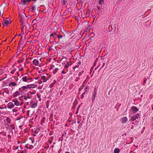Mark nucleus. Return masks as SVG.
Returning <instances> with one entry per match:
<instances>
[{
  "label": "nucleus",
  "mask_w": 153,
  "mask_h": 153,
  "mask_svg": "<svg viewBox=\"0 0 153 153\" xmlns=\"http://www.w3.org/2000/svg\"><path fill=\"white\" fill-rule=\"evenodd\" d=\"M32 78H30L26 76H23L22 77V79L24 82H26L29 83L32 80Z\"/></svg>",
  "instance_id": "obj_1"
},
{
  "label": "nucleus",
  "mask_w": 153,
  "mask_h": 153,
  "mask_svg": "<svg viewBox=\"0 0 153 153\" xmlns=\"http://www.w3.org/2000/svg\"><path fill=\"white\" fill-rule=\"evenodd\" d=\"M139 116V114L138 113L136 114L131 117V120L132 121H133L135 120H137L138 119V117Z\"/></svg>",
  "instance_id": "obj_2"
},
{
  "label": "nucleus",
  "mask_w": 153,
  "mask_h": 153,
  "mask_svg": "<svg viewBox=\"0 0 153 153\" xmlns=\"http://www.w3.org/2000/svg\"><path fill=\"white\" fill-rule=\"evenodd\" d=\"M11 23L10 20L9 19H6L3 21V24L4 25L7 26Z\"/></svg>",
  "instance_id": "obj_3"
},
{
  "label": "nucleus",
  "mask_w": 153,
  "mask_h": 153,
  "mask_svg": "<svg viewBox=\"0 0 153 153\" xmlns=\"http://www.w3.org/2000/svg\"><path fill=\"white\" fill-rule=\"evenodd\" d=\"M30 107L33 108H35L37 106V103L32 101L30 102Z\"/></svg>",
  "instance_id": "obj_4"
},
{
  "label": "nucleus",
  "mask_w": 153,
  "mask_h": 153,
  "mask_svg": "<svg viewBox=\"0 0 153 153\" xmlns=\"http://www.w3.org/2000/svg\"><path fill=\"white\" fill-rule=\"evenodd\" d=\"M27 90L28 89L34 88L36 87V85L35 84H32L27 85L26 86Z\"/></svg>",
  "instance_id": "obj_5"
},
{
  "label": "nucleus",
  "mask_w": 153,
  "mask_h": 153,
  "mask_svg": "<svg viewBox=\"0 0 153 153\" xmlns=\"http://www.w3.org/2000/svg\"><path fill=\"white\" fill-rule=\"evenodd\" d=\"M19 91L20 92H23L24 91H26L27 90L26 86H23L19 89Z\"/></svg>",
  "instance_id": "obj_6"
},
{
  "label": "nucleus",
  "mask_w": 153,
  "mask_h": 153,
  "mask_svg": "<svg viewBox=\"0 0 153 153\" xmlns=\"http://www.w3.org/2000/svg\"><path fill=\"white\" fill-rule=\"evenodd\" d=\"M97 92V90L96 88H94V91L92 95V100L93 101L94 100L95 98L96 94Z\"/></svg>",
  "instance_id": "obj_7"
},
{
  "label": "nucleus",
  "mask_w": 153,
  "mask_h": 153,
  "mask_svg": "<svg viewBox=\"0 0 153 153\" xmlns=\"http://www.w3.org/2000/svg\"><path fill=\"white\" fill-rule=\"evenodd\" d=\"M32 0H22L21 3L25 5L28 4ZM32 1H36V0H32Z\"/></svg>",
  "instance_id": "obj_8"
},
{
  "label": "nucleus",
  "mask_w": 153,
  "mask_h": 153,
  "mask_svg": "<svg viewBox=\"0 0 153 153\" xmlns=\"http://www.w3.org/2000/svg\"><path fill=\"white\" fill-rule=\"evenodd\" d=\"M131 110L133 113H135L139 111V109L136 106H133L131 108Z\"/></svg>",
  "instance_id": "obj_9"
},
{
  "label": "nucleus",
  "mask_w": 153,
  "mask_h": 153,
  "mask_svg": "<svg viewBox=\"0 0 153 153\" xmlns=\"http://www.w3.org/2000/svg\"><path fill=\"white\" fill-rule=\"evenodd\" d=\"M128 120L126 117H124L121 118L120 121L123 123H126L128 121Z\"/></svg>",
  "instance_id": "obj_10"
},
{
  "label": "nucleus",
  "mask_w": 153,
  "mask_h": 153,
  "mask_svg": "<svg viewBox=\"0 0 153 153\" xmlns=\"http://www.w3.org/2000/svg\"><path fill=\"white\" fill-rule=\"evenodd\" d=\"M14 106V104L11 102L8 103L7 105V108L9 109H11Z\"/></svg>",
  "instance_id": "obj_11"
},
{
  "label": "nucleus",
  "mask_w": 153,
  "mask_h": 153,
  "mask_svg": "<svg viewBox=\"0 0 153 153\" xmlns=\"http://www.w3.org/2000/svg\"><path fill=\"white\" fill-rule=\"evenodd\" d=\"M17 85V83L13 82H10L8 84V86L10 87H12L13 86H16Z\"/></svg>",
  "instance_id": "obj_12"
},
{
  "label": "nucleus",
  "mask_w": 153,
  "mask_h": 153,
  "mask_svg": "<svg viewBox=\"0 0 153 153\" xmlns=\"http://www.w3.org/2000/svg\"><path fill=\"white\" fill-rule=\"evenodd\" d=\"M57 35L55 32H53L51 34V36L53 37L54 39V40H55L56 39L57 37Z\"/></svg>",
  "instance_id": "obj_13"
},
{
  "label": "nucleus",
  "mask_w": 153,
  "mask_h": 153,
  "mask_svg": "<svg viewBox=\"0 0 153 153\" xmlns=\"http://www.w3.org/2000/svg\"><path fill=\"white\" fill-rule=\"evenodd\" d=\"M20 95V93L19 91H16L13 94V97H16Z\"/></svg>",
  "instance_id": "obj_14"
},
{
  "label": "nucleus",
  "mask_w": 153,
  "mask_h": 153,
  "mask_svg": "<svg viewBox=\"0 0 153 153\" xmlns=\"http://www.w3.org/2000/svg\"><path fill=\"white\" fill-rule=\"evenodd\" d=\"M33 64L36 66L38 65L39 62V61L36 59H34L33 61Z\"/></svg>",
  "instance_id": "obj_15"
},
{
  "label": "nucleus",
  "mask_w": 153,
  "mask_h": 153,
  "mask_svg": "<svg viewBox=\"0 0 153 153\" xmlns=\"http://www.w3.org/2000/svg\"><path fill=\"white\" fill-rule=\"evenodd\" d=\"M41 78L43 82H45L49 79H46L45 76H42Z\"/></svg>",
  "instance_id": "obj_16"
},
{
  "label": "nucleus",
  "mask_w": 153,
  "mask_h": 153,
  "mask_svg": "<svg viewBox=\"0 0 153 153\" xmlns=\"http://www.w3.org/2000/svg\"><path fill=\"white\" fill-rule=\"evenodd\" d=\"M12 101L14 102L16 106H19L21 105L20 102L18 101L17 100H12Z\"/></svg>",
  "instance_id": "obj_17"
},
{
  "label": "nucleus",
  "mask_w": 153,
  "mask_h": 153,
  "mask_svg": "<svg viewBox=\"0 0 153 153\" xmlns=\"http://www.w3.org/2000/svg\"><path fill=\"white\" fill-rule=\"evenodd\" d=\"M120 150L119 148H116L114 150V153H119Z\"/></svg>",
  "instance_id": "obj_18"
},
{
  "label": "nucleus",
  "mask_w": 153,
  "mask_h": 153,
  "mask_svg": "<svg viewBox=\"0 0 153 153\" xmlns=\"http://www.w3.org/2000/svg\"><path fill=\"white\" fill-rule=\"evenodd\" d=\"M36 10V7L35 6H33L30 9V10L32 12H34Z\"/></svg>",
  "instance_id": "obj_19"
},
{
  "label": "nucleus",
  "mask_w": 153,
  "mask_h": 153,
  "mask_svg": "<svg viewBox=\"0 0 153 153\" xmlns=\"http://www.w3.org/2000/svg\"><path fill=\"white\" fill-rule=\"evenodd\" d=\"M89 89V87L88 86H86L84 88V92H88V90Z\"/></svg>",
  "instance_id": "obj_20"
},
{
  "label": "nucleus",
  "mask_w": 153,
  "mask_h": 153,
  "mask_svg": "<svg viewBox=\"0 0 153 153\" xmlns=\"http://www.w3.org/2000/svg\"><path fill=\"white\" fill-rule=\"evenodd\" d=\"M32 98V97H29L28 95H27V96H25L24 97V99L25 100H27L28 99H31Z\"/></svg>",
  "instance_id": "obj_21"
},
{
  "label": "nucleus",
  "mask_w": 153,
  "mask_h": 153,
  "mask_svg": "<svg viewBox=\"0 0 153 153\" xmlns=\"http://www.w3.org/2000/svg\"><path fill=\"white\" fill-rule=\"evenodd\" d=\"M16 68H13V69L11 70V71H10V73L12 74H13L14 72L15 71H16Z\"/></svg>",
  "instance_id": "obj_22"
},
{
  "label": "nucleus",
  "mask_w": 153,
  "mask_h": 153,
  "mask_svg": "<svg viewBox=\"0 0 153 153\" xmlns=\"http://www.w3.org/2000/svg\"><path fill=\"white\" fill-rule=\"evenodd\" d=\"M59 69L58 68H56L53 71V73L54 74H55L58 70Z\"/></svg>",
  "instance_id": "obj_23"
},
{
  "label": "nucleus",
  "mask_w": 153,
  "mask_h": 153,
  "mask_svg": "<svg viewBox=\"0 0 153 153\" xmlns=\"http://www.w3.org/2000/svg\"><path fill=\"white\" fill-rule=\"evenodd\" d=\"M27 148L30 149H32L33 148V146L32 145H29V144L27 145Z\"/></svg>",
  "instance_id": "obj_24"
},
{
  "label": "nucleus",
  "mask_w": 153,
  "mask_h": 153,
  "mask_svg": "<svg viewBox=\"0 0 153 153\" xmlns=\"http://www.w3.org/2000/svg\"><path fill=\"white\" fill-rule=\"evenodd\" d=\"M69 65L68 62H67L66 64L64 66V68H68Z\"/></svg>",
  "instance_id": "obj_25"
},
{
  "label": "nucleus",
  "mask_w": 153,
  "mask_h": 153,
  "mask_svg": "<svg viewBox=\"0 0 153 153\" xmlns=\"http://www.w3.org/2000/svg\"><path fill=\"white\" fill-rule=\"evenodd\" d=\"M64 136V134H62V136L60 137H59V141H62L63 140V137Z\"/></svg>",
  "instance_id": "obj_26"
},
{
  "label": "nucleus",
  "mask_w": 153,
  "mask_h": 153,
  "mask_svg": "<svg viewBox=\"0 0 153 153\" xmlns=\"http://www.w3.org/2000/svg\"><path fill=\"white\" fill-rule=\"evenodd\" d=\"M23 61H24L23 59H20L18 60H17V62L19 63H20L21 62H23Z\"/></svg>",
  "instance_id": "obj_27"
},
{
  "label": "nucleus",
  "mask_w": 153,
  "mask_h": 153,
  "mask_svg": "<svg viewBox=\"0 0 153 153\" xmlns=\"http://www.w3.org/2000/svg\"><path fill=\"white\" fill-rule=\"evenodd\" d=\"M85 92H84L83 93H82V95L81 96V99H82L84 98V95L85 94Z\"/></svg>",
  "instance_id": "obj_28"
},
{
  "label": "nucleus",
  "mask_w": 153,
  "mask_h": 153,
  "mask_svg": "<svg viewBox=\"0 0 153 153\" xmlns=\"http://www.w3.org/2000/svg\"><path fill=\"white\" fill-rule=\"evenodd\" d=\"M54 84V83H51V84H50V85L49 86L50 88H52L53 87V86Z\"/></svg>",
  "instance_id": "obj_29"
},
{
  "label": "nucleus",
  "mask_w": 153,
  "mask_h": 153,
  "mask_svg": "<svg viewBox=\"0 0 153 153\" xmlns=\"http://www.w3.org/2000/svg\"><path fill=\"white\" fill-rule=\"evenodd\" d=\"M57 37H58L59 38V39H61L63 37V36L62 35H58Z\"/></svg>",
  "instance_id": "obj_30"
},
{
  "label": "nucleus",
  "mask_w": 153,
  "mask_h": 153,
  "mask_svg": "<svg viewBox=\"0 0 153 153\" xmlns=\"http://www.w3.org/2000/svg\"><path fill=\"white\" fill-rule=\"evenodd\" d=\"M146 80H147L146 79V78H145L144 79L143 81V85H145V83L146 82Z\"/></svg>",
  "instance_id": "obj_31"
},
{
  "label": "nucleus",
  "mask_w": 153,
  "mask_h": 153,
  "mask_svg": "<svg viewBox=\"0 0 153 153\" xmlns=\"http://www.w3.org/2000/svg\"><path fill=\"white\" fill-rule=\"evenodd\" d=\"M10 127H11V128L13 129H15V127L14 126V125H10Z\"/></svg>",
  "instance_id": "obj_32"
},
{
  "label": "nucleus",
  "mask_w": 153,
  "mask_h": 153,
  "mask_svg": "<svg viewBox=\"0 0 153 153\" xmlns=\"http://www.w3.org/2000/svg\"><path fill=\"white\" fill-rule=\"evenodd\" d=\"M37 96L38 98H39L41 97V95L39 94H37Z\"/></svg>",
  "instance_id": "obj_33"
},
{
  "label": "nucleus",
  "mask_w": 153,
  "mask_h": 153,
  "mask_svg": "<svg viewBox=\"0 0 153 153\" xmlns=\"http://www.w3.org/2000/svg\"><path fill=\"white\" fill-rule=\"evenodd\" d=\"M20 153H26V151L25 150H22Z\"/></svg>",
  "instance_id": "obj_34"
},
{
  "label": "nucleus",
  "mask_w": 153,
  "mask_h": 153,
  "mask_svg": "<svg viewBox=\"0 0 153 153\" xmlns=\"http://www.w3.org/2000/svg\"><path fill=\"white\" fill-rule=\"evenodd\" d=\"M83 71H82L81 72H80L78 74L79 76H80L83 73Z\"/></svg>",
  "instance_id": "obj_35"
},
{
  "label": "nucleus",
  "mask_w": 153,
  "mask_h": 153,
  "mask_svg": "<svg viewBox=\"0 0 153 153\" xmlns=\"http://www.w3.org/2000/svg\"><path fill=\"white\" fill-rule=\"evenodd\" d=\"M30 94H34V93H33L32 92H29L27 94V95H29Z\"/></svg>",
  "instance_id": "obj_36"
},
{
  "label": "nucleus",
  "mask_w": 153,
  "mask_h": 153,
  "mask_svg": "<svg viewBox=\"0 0 153 153\" xmlns=\"http://www.w3.org/2000/svg\"><path fill=\"white\" fill-rule=\"evenodd\" d=\"M79 77H77L76 78V79L75 81H77L78 80H79Z\"/></svg>",
  "instance_id": "obj_37"
},
{
  "label": "nucleus",
  "mask_w": 153,
  "mask_h": 153,
  "mask_svg": "<svg viewBox=\"0 0 153 153\" xmlns=\"http://www.w3.org/2000/svg\"><path fill=\"white\" fill-rule=\"evenodd\" d=\"M7 122H8V123H10V121L9 120V118H7Z\"/></svg>",
  "instance_id": "obj_38"
},
{
  "label": "nucleus",
  "mask_w": 153,
  "mask_h": 153,
  "mask_svg": "<svg viewBox=\"0 0 153 153\" xmlns=\"http://www.w3.org/2000/svg\"><path fill=\"white\" fill-rule=\"evenodd\" d=\"M62 33L64 35V36H65V33H66V32L65 31L63 32L62 31H61Z\"/></svg>",
  "instance_id": "obj_39"
},
{
  "label": "nucleus",
  "mask_w": 153,
  "mask_h": 153,
  "mask_svg": "<svg viewBox=\"0 0 153 153\" xmlns=\"http://www.w3.org/2000/svg\"><path fill=\"white\" fill-rule=\"evenodd\" d=\"M78 67H79V66L76 65V66H74V67H73V69H75L76 68H77Z\"/></svg>",
  "instance_id": "obj_40"
},
{
  "label": "nucleus",
  "mask_w": 153,
  "mask_h": 153,
  "mask_svg": "<svg viewBox=\"0 0 153 153\" xmlns=\"http://www.w3.org/2000/svg\"><path fill=\"white\" fill-rule=\"evenodd\" d=\"M23 68H22L19 69V71H22L23 70Z\"/></svg>",
  "instance_id": "obj_41"
},
{
  "label": "nucleus",
  "mask_w": 153,
  "mask_h": 153,
  "mask_svg": "<svg viewBox=\"0 0 153 153\" xmlns=\"http://www.w3.org/2000/svg\"><path fill=\"white\" fill-rule=\"evenodd\" d=\"M62 74H65L66 73L64 71H62Z\"/></svg>",
  "instance_id": "obj_42"
},
{
  "label": "nucleus",
  "mask_w": 153,
  "mask_h": 153,
  "mask_svg": "<svg viewBox=\"0 0 153 153\" xmlns=\"http://www.w3.org/2000/svg\"><path fill=\"white\" fill-rule=\"evenodd\" d=\"M134 128V126H133V125H132V126H131V127L130 128H131V129H133Z\"/></svg>",
  "instance_id": "obj_43"
},
{
  "label": "nucleus",
  "mask_w": 153,
  "mask_h": 153,
  "mask_svg": "<svg viewBox=\"0 0 153 153\" xmlns=\"http://www.w3.org/2000/svg\"><path fill=\"white\" fill-rule=\"evenodd\" d=\"M21 66H22L21 65H19L18 67V68H20V67H21Z\"/></svg>",
  "instance_id": "obj_44"
},
{
  "label": "nucleus",
  "mask_w": 153,
  "mask_h": 153,
  "mask_svg": "<svg viewBox=\"0 0 153 153\" xmlns=\"http://www.w3.org/2000/svg\"><path fill=\"white\" fill-rule=\"evenodd\" d=\"M20 119H21V118H18V119L16 120H20Z\"/></svg>",
  "instance_id": "obj_45"
},
{
  "label": "nucleus",
  "mask_w": 153,
  "mask_h": 153,
  "mask_svg": "<svg viewBox=\"0 0 153 153\" xmlns=\"http://www.w3.org/2000/svg\"><path fill=\"white\" fill-rule=\"evenodd\" d=\"M105 62L103 63V66H104L105 65Z\"/></svg>",
  "instance_id": "obj_46"
},
{
  "label": "nucleus",
  "mask_w": 153,
  "mask_h": 153,
  "mask_svg": "<svg viewBox=\"0 0 153 153\" xmlns=\"http://www.w3.org/2000/svg\"><path fill=\"white\" fill-rule=\"evenodd\" d=\"M3 109V108H2V107H1L0 106V109Z\"/></svg>",
  "instance_id": "obj_47"
},
{
  "label": "nucleus",
  "mask_w": 153,
  "mask_h": 153,
  "mask_svg": "<svg viewBox=\"0 0 153 153\" xmlns=\"http://www.w3.org/2000/svg\"><path fill=\"white\" fill-rule=\"evenodd\" d=\"M78 113V111L77 110L76 111V112L75 114H77V113Z\"/></svg>",
  "instance_id": "obj_48"
},
{
  "label": "nucleus",
  "mask_w": 153,
  "mask_h": 153,
  "mask_svg": "<svg viewBox=\"0 0 153 153\" xmlns=\"http://www.w3.org/2000/svg\"><path fill=\"white\" fill-rule=\"evenodd\" d=\"M39 101H40L41 100V98H39Z\"/></svg>",
  "instance_id": "obj_49"
},
{
  "label": "nucleus",
  "mask_w": 153,
  "mask_h": 153,
  "mask_svg": "<svg viewBox=\"0 0 153 153\" xmlns=\"http://www.w3.org/2000/svg\"><path fill=\"white\" fill-rule=\"evenodd\" d=\"M23 27L21 28V29L22 31H23Z\"/></svg>",
  "instance_id": "obj_50"
},
{
  "label": "nucleus",
  "mask_w": 153,
  "mask_h": 153,
  "mask_svg": "<svg viewBox=\"0 0 153 153\" xmlns=\"http://www.w3.org/2000/svg\"><path fill=\"white\" fill-rule=\"evenodd\" d=\"M42 81H41L40 82V83H39V84H41L42 83Z\"/></svg>",
  "instance_id": "obj_51"
},
{
  "label": "nucleus",
  "mask_w": 153,
  "mask_h": 153,
  "mask_svg": "<svg viewBox=\"0 0 153 153\" xmlns=\"http://www.w3.org/2000/svg\"><path fill=\"white\" fill-rule=\"evenodd\" d=\"M65 153H70V152H66Z\"/></svg>",
  "instance_id": "obj_52"
},
{
  "label": "nucleus",
  "mask_w": 153,
  "mask_h": 153,
  "mask_svg": "<svg viewBox=\"0 0 153 153\" xmlns=\"http://www.w3.org/2000/svg\"><path fill=\"white\" fill-rule=\"evenodd\" d=\"M34 141H33V140H32V143H34Z\"/></svg>",
  "instance_id": "obj_53"
},
{
  "label": "nucleus",
  "mask_w": 153,
  "mask_h": 153,
  "mask_svg": "<svg viewBox=\"0 0 153 153\" xmlns=\"http://www.w3.org/2000/svg\"><path fill=\"white\" fill-rule=\"evenodd\" d=\"M18 80V78H17L16 79V81H17Z\"/></svg>",
  "instance_id": "obj_54"
},
{
  "label": "nucleus",
  "mask_w": 153,
  "mask_h": 153,
  "mask_svg": "<svg viewBox=\"0 0 153 153\" xmlns=\"http://www.w3.org/2000/svg\"><path fill=\"white\" fill-rule=\"evenodd\" d=\"M17 143H18V144H19V143H20V142L19 141H18L17 142Z\"/></svg>",
  "instance_id": "obj_55"
},
{
  "label": "nucleus",
  "mask_w": 153,
  "mask_h": 153,
  "mask_svg": "<svg viewBox=\"0 0 153 153\" xmlns=\"http://www.w3.org/2000/svg\"><path fill=\"white\" fill-rule=\"evenodd\" d=\"M99 3L101 5L102 4L100 3V1H99Z\"/></svg>",
  "instance_id": "obj_56"
},
{
  "label": "nucleus",
  "mask_w": 153,
  "mask_h": 153,
  "mask_svg": "<svg viewBox=\"0 0 153 153\" xmlns=\"http://www.w3.org/2000/svg\"><path fill=\"white\" fill-rule=\"evenodd\" d=\"M2 73L1 72H0V76L1 74Z\"/></svg>",
  "instance_id": "obj_57"
},
{
  "label": "nucleus",
  "mask_w": 153,
  "mask_h": 153,
  "mask_svg": "<svg viewBox=\"0 0 153 153\" xmlns=\"http://www.w3.org/2000/svg\"><path fill=\"white\" fill-rule=\"evenodd\" d=\"M79 64H81V62H79Z\"/></svg>",
  "instance_id": "obj_58"
},
{
  "label": "nucleus",
  "mask_w": 153,
  "mask_h": 153,
  "mask_svg": "<svg viewBox=\"0 0 153 153\" xmlns=\"http://www.w3.org/2000/svg\"><path fill=\"white\" fill-rule=\"evenodd\" d=\"M79 108H77V110L78 111V110H79Z\"/></svg>",
  "instance_id": "obj_59"
},
{
  "label": "nucleus",
  "mask_w": 153,
  "mask_h": 153,
  "mask_svg": "<svg viewBox=\"0 0 153 153\" xmlns=\"http://www.w3.org/2000/svg\"><path fill=\"white\" fill-rule=\"evenodd\" d=\"M95 65V62L94 63V65Z\"/></svg>",
  "instance_id": "obj_60"
},
{
  "label": "nucleus",
  "mask_w": 153,
  "mask_h": 153,
  "mask_svg": "<svg viewBox=\"0 0 153 153\" xmlns=\"http://www.w3.org/2000/svg\"><path fill=\"white\" fill-rule=\"evenodd\" d=\"M10 137V135H8V137Z\"/></svg>",
  "instance_id": "obj_61"
},
{
  "label": "nucleus",
  "mask_w": 153,
  "mask_h": 153,
  "mask_svg": "<svg viewBox=\"0 0 153 153\" xmlns=\"http://www.w3.org/2000/svg\"><path fill=\"white\" fill-rule=\"evenodd\" d=\"M40 92L42 93L43 92V91H41Z\"/></svg>",
  "instance_id": "obj_62"
},
{
  "label": "nucleus",
  "mask_w": 153,
  "mask_h": 153,
  "mask_svg": "<svg viewBox=\"0 0 153 153\" xmlns=\"http://www.w3.org/2000/svg\"><path fill=\"white\" fill-rule=\"evenodd\" d=\"M132 123L133 124H134V122H132Z\"/></svg>",
  "instance_id": "obj_63"
},
{
  "label": "nucleus",
  "mask_w": 153,
  "mask_h": 153,
  "mask_svg": "<svg viewBox=\"0 0 153 153\" xmlns=\"http://www.w3.org/2000/svg\"><path fill=\"white\" fill-rule=\"evenodd\" d=\"M19 44H20V42H19Z\"/></svg>",
  "instance_id": "obj_64"
}]
</instances>
